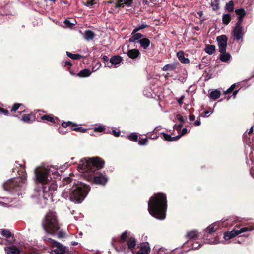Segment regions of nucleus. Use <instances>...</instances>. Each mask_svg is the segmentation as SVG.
I'll list each match as a JSON object with an SVG mask.
<instances>
[{"label":"nucleus","mask_w":254,"mask_h":254,"mask_svg":"<svg viewBox=\"0 0 254 254\" xmlns=\"http://www.w3.org/2000/svg\"><path fill=\"white\" fill-rule=\"evenodd\" d=\"M103 165V161L99 157L84 158L80 160L78 170L79 172L85 174L84 176L87 180L90 181L93 178L95 183L104 185L108 181L106 176L103 174L95 176L94 174V172L102 168Z\"/></svg>","instance_id":"obj_1"},{"label":"nucleus","mask_w":254,"mask_h":254,"mask_svg":"<svg viewBox=\"0 0 254 254\" xmlns=\"http://www.w3.org/2000/svg\"><path fill=\"white\" fill-rule=\"evenodd\" d=\"M63 185L66 187L62 191V197L77 203H81L85 199L90 190L89 186L83 183L74 184L69 177L64 178Z\"/></svg>","instance_id":"obj_2"},{"label":"nucleus","mask_w":254,"mask_h":254,"mask_svg":"<svg viewBox=\"0 0 254 254\" xmlns=\"http://www.w3.org/2000/svg\"><path fill=\"white\" fill-rule=\"evenodd\" d=\"M148 211L154 218L163 220L165 218L167 209L166 195L159 193L151 197L148 201Z\"/></svg>","instance_id":"obj_3"},{"label":"nucleus","mask_w":254,"mask_h":254,"mask_svg":"<svg viewBox=\"0 0 254 254\" xmlns=\"http://www.w3.org/2000/svg\"><path fill=\"white\" fill-rule=\"evenodd\" d=\"M57 167L50 166L47 167H37L34 169L35 178L36 181L44 184L51 181L52 179H60L61 177L57 172Z\"/></svg>","instance_id":"obj_4"},{"label":"nucleus","mask_w":254,"mask_h":254,"mask_svg":"<svg viewBox=\"0 0 254 254\" xmlns=\"http://www.w3.org/2000/svg\"><path fill=\"white\" fill-rule=\"evenodd\" d=\"M42 190H37L36 197L41 200L42 198L44 200H50L54 201V197L55 192L57 190V185L55 180L51 181L46 184H43Z\"/></svg>","instance_id":"obj_5"},{"label":"nucleus","mask_w":254,"mask_h":254,"mask_svg":"<svg viewBox=\"0 0 254 254\" xmlns=\"http://www.w3.org/2000/svg\"><path fill=\"white\" fill-rule=\"evenodd\" d=\"M42 226L46 233L51 235L55 234L60 229L56 213L53 211L49 212L43 221Z\"/></svg>","instance_id":"obj_6"},{"label":"nucleus","mask_w":254,"mask_h":254,"mask_svg":"<svg viewBox=\"0 0 254 254\" xmlns=\"http://www.w3.org/2000/svg\"><path fill=\"white\" fill-rule=\"evenodd\" d=\"M127 232H124L121 235L118 246L116 248L117 251L127 253L129 250L135 247L136 243L135 239L133 237H130L127 240Z\"/></svg>","instance_id":"obj_7"},{"label":"nucleus","mask_w":254,"mask_h":254,"mask_svg":"<svg viewBox=\"0 0 254 254\" xmlns=\"http://www.w3.org/2000/svg\"><path fill=\"white\" fill-rule=\"evenodd\" d=\"M26 180V174L23 172L20 177L11 179L6 182L3 184V188L6 190L11 192L16 191L20 190Z\"/></svg>","instance_id":"obj_8"},{"label":"nucleus","mask_w":254,"mask_h":254,"mask_svg":"<svg viewBox=\"0 0 254 254\" xmlns=\"http://www.w3.org/2000/svg\"><path fill=\"white\" fill-rule=\"evenodd\" d=\"M43 238L45 241L52 245V249L50 251V254H71V252L69 250V249L61 243L51 238L44 237Z\"/></svg>","instance_id":"obj_9"},{"label":"nucleus","mask_w":254,"mask_h":254,"mask_svg":"<svg viewBox=\"0 0 254 254\" xmlns=\"http://www.w3.org/2000/svg\"><path fill=\"white\" fill-rule=\"evenodd\" d=\"M254 230V226H250L240 228L238 225H236L234 229L231 231H227L224 233L223 238L225 240L232 239L239 234L247 231H251Z\"/></svg>","instance_id":"obj_10"},{"label":"nucleus","mask_w":254,"mask_h":254,"mask_svg":"<svg viewBox=\"0 0 254 254\" xmlns=\"http://www.w3.org/2000/svg\"><path fill=\"white\" fill-rule=\"evenodd\" d=\"M122 60L121 57L119 56H113L109 62L105 63V66L110 68H116L120 64Z\"/></svg>","instance_id":"obj_11"},{"label":"nucleus","mask_w":254,"mask_h":254,"mask_svg":"<svg viewBox=\"0 0 254 254\" xmlns=\"http://www.w3.org/2000/svg\"><path fill=\"white\" fill-rule=\"evenodd\" d=\"M217 41L220 52H224L226 51L227 45V38L225 35H221L217 37Z\"/></svg>","instance_id":"obj_12"},{"label":"nucleus","mask_w":254,"mask_h":254,"mask_svg":"<svg viewBox=\"0 0 254 254\" xmlns=\"http://www.w3.org/2000/svg\"><path fill=\"white\" fill-rule=\"evenodd\" d=\"M245 34L243 27L241 24L236 23L235 27L233 30V35L237 40L243 39Z\"/></svg>","instance_id":"obj_13"},{"label":"nucleus","mask_w":254,"mask_h":254,"mask_svg":"<svg viewBox=\"0 0 254 254\" xmlns=\"http://www.w3.org/2000/svg\"><path fill=\"white\" fill-rule=\"evenodd\" d=\"M235 12L238 16V21L236 23L242 24L246 14L245 10L243 8H240L236 9Z\"/></svg>","instance_id":"obj_14"},{"label":"nucleus","mask_w":254,"mask_h":254,"mask_svg":"<svg viewBox=\"0 0 254 254\" xmlns=\"http://www.w3.org/2000/svg\"><path fill=\"white\" fill-rule=\"evenodd\" d=\"M150 248L148 243H143L140 245L139 250L136 254H149Z\"/></svg>","instance_id":"obj_15"},{"label":"nucleus","mask_w":254,"mask_h":254,"mask_svg":"<svg viewBox=\"0 0 254 254\" xmlns=\"http://www.w3.org/2000/svg\"><path fill=\"white\" fill-rule=\"evenodd\" d=\"M5 250L7 254H26L14 246L5 248Z\"/></svg>","instance_id":"obj_16"},{"label":"nucleus","mask_w":254,"mask_h":254,"mask_svg":"<svg viewBox=\"0 0 254 254\" xmlns=\"http://www.w3.org/2000/svg\"><path fill=\"white\" fill-rule=\"evenodd\" d=\"M134 33V29L133 30L130 38L128 40V41L130 43H134L135 41H138L139 40L141 39L143 36V35L140 33Z\"/></svg>","instance_id":"obj_17"},{"label":"nucleus","mask_w":254,"mask_h":254,"mask_svg":"<svg viewBox=\"0 0 254 254\" xmlns=\"http://www.w3.org/2000/svg\"><path fill=\"white\" fill-rule=\"evenodd\" d=\"M133 0H119L116 4V8L124 7L125 5L130 6L132 4Z\"/></svg>","instance_id":"obj_18"},{"label":"nucleus","mask_w":254,"mask_h":254,"mask_svg":"<svg viewBox=\"0 0 254 254\" xmlns=\"http://www.w3.org/2000/svg\"><path fill=\"white\" fill-rule=\"evenodd\" d=\"M137 43H139L144 49H146L150 46L151 42L148 38H142L138 41Z\"/></svg>","instance_id":"obj_19"},{"label":"nucleus","mask_w":254,"mask_h":254,"mask_svg":"<svg viewBox=\"0 0 254 254\" xmlns=\"http://www.w3.org/2000/svg\"><path fill=\"white\" fill-rule=\"evenodd\" d=\"M177 56L180 61L184 64H188L190 62L189 59L186 58L184 56V52L182 51H179L177 53Z\"/></svg>","instance_id":"obj_20"},{"label":"nucleus","mask_w":254,"mask_h":254,"mask_svg":"<svg viewBox=\"0 0 254 254\" xmlns=\"http://www.w3.org/2000/svg\"><path fill=\"white\" fill-rule=\"evenodd\" d=\"M95 36V33L91 30H86L85 31L84 34V38L86 41H90L94 39Z\"/></svg>","instance_id":"obj_21"},{"label":"nucleus","mask_w":254,"mask_h":254,"mask_svg":"<svg viewBox=\"0 0 254 254\" xmlns=\"http://www.w3.org/2000/svg\"><path fill=\"white\" fill-rule=\"evenodd\" d=\"M1 234L6 237L7 239V241L10 243H12L13 241V238L11 235L10 232L7 230L2 229L1 230Z\"/></svg>","instance_id":"obj_22"},{"label":"nucleus","mask_w":254,"mask_h":254,"mask_svg":"<svg viewBox=\"0 0 254 254\" xmlns=\"http://www.w3.org/2000/svg\"><path fill=\"white\" fill-rule=\"evenodd\" d=\"M219 222H215L211 225H209L206 229V232L209 234H211L215 231L218 228V224Z\"/></svg>","instance_id":"obj_23"},{"label":"nucleus","mask_w":254,"mask_h":254,"mask_svg":"<svg viewBox=\"0 0 254 254\" xmlns=\"http://www.w3.org/2000/svg\"><path fill=\"white\" fill-rule=\"evenodd\" d=\"M139 54V51L136 49L129 50L127 52V55L129 58L132 59L136 58L138 56Z\"/></svg>","instance_id":"obj_24"},{"label":"nucleus","mask_w":254,"mask_h":254,"mask_svg":"<svg viewBox=\"0 0 254 254\" xmlns=\"http://www.w3.org/2000/svg\"><path fill=\"white\" fill-rule=\"evenodd\" d=\"M22 121L28 123H31L34 120L33 116L32 114H25L21 119Z\"/></svg>","instance_id":"obj_25"},{"label":"nucleus","mask_w":254,"mask_h":254,"mask_svg":"<svg viewBox=\"0 0 254 254\" xmlns=\"http://www.w3.org/2000/svg\"><path fill=\"white\" fill-rule=\"evenodd\" d=\"M163 139L168 141H174L178 140L180 138V136H176L175 137H171L170 135L167 134L163 133Z\"/></svg>","instance_id":"obj_26"},{"label":"nucleus","mask_w":254,"mask_h":254,"mask_svg":"<svg viewBox=\"0 0 254 254\" xmlns=\"http://www.w3.org/2000/svg\"><path fill=\"white\" fill-rule=\"evenodd\" d=\"M91 74V72L88 69H84L81 70L77 74V76L80 77H86L89 76Z\"/></svg>","instance_id":"obj_27"},{"label":"nucleus","mask_w":254,"mask_h":254,"mask_svg":"<svg viewBox=\"0 0 254 254\" xmlns=\"http://www.w3.org/2000/svg\"><path fill=\"white\" fill-rule=\"evenodd\" d=\"M198 236V233L196 230H192L188 232L186 237L190 239H196Z\"/></svg>","instance_id":"obj_28"},{"label":"nucleus","mask_w":254,"mask_h":254,"mask_svg":"<svg viewBox=\"0 0 254 254\" xmlns=\"http://www.w3.org/2000/svg\"><path fill=\"white\" fill-rule=\"evenodd\" d=\"M221 95L220 91L218 90H214L212 91L209 95V97L210 98L216 100L220 97Z\"/></svg>","instance_id":"obj_29"},{"label":"nucleus","mask_w":254,"mask_h":254,"mask_svg":"<svg viewBox=\"0 0 254 254\" xmlns=\"http://www.w3.org/2000/svg\"><path fill=\"white\" fill-rule=\"evenodd\" d=\"M221 54L220 55V59L222 62H227L231 58V55L229 53L224 52H220Z\"/></svg>","instance_id":"obj_30"},{"label":"nucleus","mask_w":254,"mask_h":254,"mask_svg":"<svg viewBox=\"0 0 254 254\" xmlns=\"http://www.w3.org/2000/svg\"><path fill=\"white\" fill-rule=\"evenodd\" d=\"M215 51V46L213 45H207L205 48V51L208 54H213Z\"/></svg>","instance_id":"obj_31"},{"label":"nucleus","mask_w":254,"mask_h":254,"mask_svg":"<svg viewBox=\"0 0 254 254\" xmlns=\"http://www.w3.org/2000/svg\"><path fill=\"white\" fill-rule=\"evenodd\" d=\"M148 26V25H147L145 22H143L141 24L138 25L135 27V28L134 29V33H136L138 31H139V30L143 29L147 27Z\"/></svg>","instance_id":"obj_32"},{"label":"nucleus","mask_w":254,"mask_h":254,"mask_svg":"<svg viewBox=\"0 0 254 254\" xmlns=\"http://www.w3.org/2000/svg\"><path fill=\"white\" fill-rule=\"evenodd\" d=\"M222 20L224 24L227 25L231 20V16L229 14H224L222 16Z\"/></svg>","instance_id":"obj_33"},{"label":"nucleus","mask_w":254,"mask_h":254,"mask_svg":"<svg viewBox=\"0 0 254 254\" xmlns=\"http://www.w3.org/2000/svg\"><path fill=\"white\" fill-rule=\"evenodd\" d=\"M66 54L67 55L70 57V58H71L72 59H73V60H77V59H79L80 58H81L82 56L81 55H79V54H72L69 52H66Z\"/></svg>","instance_id":"obj_34"},{"label":"nucleus","mask_w":254,"mask_h":254,"mask_svg":"<svg viewBox=\"0 0 254 254\" xmlns=\"http://www.w3.org/2000/svg\"><path fill=\"white\" fill-rule=\"evenodd\" d=\"M225 8L228 12H232L234 9V3L233 1H230L227 3Z\"/></svg>","instance_id":"obj_35"},{"label":"nucleus","mask_w":254,"mask_h":254,"mask_svg":"<svg viewBox=\"0 0 254 254\" xmlns=\"http://www.w3.org/2000/svg\"><path fill=\"white\" fill-rule=\"evenodd\" d=\"M41 119L43 120H45L51 122H54V119L53 117L51 115H44L41 117Z\"/></svg>","instance_id":"obj_36"},{"label":"nucleus","mask_w":254,"mask_h":254,"mask_svg":"<svg viewBox=\"0 0 254 254\" xmlns=\"http://www.w3.org/2000/svg\"><path fill=\"white\" fill-rule=\"evenodd\" d=\"M174 65L173 64H167L165 65L162 68V70L164 71H168V70H172L174 69Z\"/></svg>","instance_id":"obj_37"},{"label":"nucleus","mask_w":254,"mask_h":254,"mask_svg":"<svg viewBox=\"0 0 254 254\" xmlns=\"http://www.w3.org/2000/svg\"><path fill=\"white\" fill-rule=\"evenodd\" d=\"M127 138L131 141H136L138 139V136L135 133H132L128 136Z\"/></svg>","instance_id":"obj_38"},{"label":"nucleus","mask_w":254,"mask_h":254,"mask_svg":"<svg viewBox=\"0 0 254 254\" xmlns=\"http://www.w3.org/2000/svg\"><path fill=\"white\" fill-rule=\"evenodd\" d=\"M211 6L213 10H217L219 9V0H214L211 2Z\"/></svg>","instance_id":"obj_39"},{"label":"nucleus","mask_w":254,"mask_h":254,"mask_svg":"<svg viewBox=\"0 0 254 254\" xmlns=\"http://www.w3.org/2000/svg\"><path fill=\"white\" fill-rule=\"evenodd\" d=\"M235 87H236V84H233V85H232L231 86V87L230 88H229L226 91H224V94H228L231 93V92H232L234 90Z\"/></svg>","instance_id":"obj_40"},{"label":"nucleus","mask_w":254,"mask_h":254,"mask_svg":"<svg viewBox=\"0 0 254 254\" xmlns=\"http://www.w3.org/2000/svg\"><path fill=\"white\" fill-rule=\"evenodd\" d=\"M105 129L104 127L102 126H99L98 127H95L94 128V130L95 131H98V132H102L104 131Z\"/></svg>","instance_id":"obj_41"},{"label":"nucleus","mask_w":254,"mask_h":254,"mask_svg":"<svg viewBox=\"0 0 254 254\" xmlns=\"http://www.w3.org/2000/svg\"><path fill=\"white\" fill-rule=\"evenodd\" d=\"M176 117L177 119L181 123V124L185 122L186 119H185L182 116L180 115H177Z\"/></svg>","instance_id":"obj_42"},{"label":"nucleus","mask_w":254,"mask_h":254,"mask_svg":"<svg viewBox=\"0 0 254 254\" xmlns=\"http://www.w3.org/2000/svg\"><path fill=\"white\" fill-rule=\"evenodd\" d=\"M20 105H21L20 104H18V103L14 104L11 109V111H13V112L16 111V110H17L19 109Z\"/></svg>","instance_id":"obj_43"},{"label":"nucleus","mask_w":254,"mask_h":254,"mask_svg":"<svg viewBox=\"0 0 254 254\" xmlns=\"http://www.w3.org/2000/svg\"><path fill=\"white\" fill-rule=\"evenodd\" d=\"M201 244H198V243L196 242V243H193L192 244V249H198V248H199L200 246H201Z\"/></svg>","instance_id":"obj_44"},{"label":"nucleus","mask_w":254,"mask_h":254,"mask_svg":"<svg viewBox=\"0 0 254 254\" xmlns=\"http://www.w3.org/2000/svg\"><path fill=\"white\" fill-rule=\"evenodd\" d=\"M183 127L182 124H180L179 125H175L174 126V129H176L178 131L180 129V128Z\"/></svg>","instance_id":"obj_45"},{"label":"nucleus","mask_w":254,"mask_h":254,"mask_svg":"<svg viewBox=\"0 0 254 254\" xmlns=\"http://www.w3.org/2000/svg\"><path fill=\"white\" fill-rule=\"evenodd\" d=\"M64 24H65V25L68 27H71V26H72L73 25H74L73 23H71L69 22V21L68 20H67L66 19L64 22Z\"/></svg>","instance_id":"obj_46"},{"label":"nucleus","mask_w":254,"mask_h":254,"mask_svg":"<svg viewBox=\"0 0 254 254\" xmlns=\"http://www.w3.org/2000/svg\"><path fill=\"white\" fill-rule=\"evenodd\" d=\"M147 139H143L139 141V144L141 145H145L147 142Z\"/></svg>","instance_id":"obj_47"},{"label":"nucleus","mask_w":254,"mask_h":254,"mask_svg":"<svg viewBox=\"0 0 254 254\" xmlns=\"http://www.w3.org/2000/svg\"><path fill=\"white\" fill-rule=\"evenodd\" d=\"M58 238H63L65 236V233L63 231H60L57 234Z\"/></svg>","instance_id":"obj_48"},{"label":"nucleus","mask_w":254,"mask_h":254,"mask_svg":"<svg viewBox=\"0 0 254 254\" xmlns=\"http://www.w3.org/2000/svg\"><path fill=\"white\" fill-rule=\"evenodd\" d=\"M73 130H74L75 131H79L81 132H84L86 130L85 129H82L80 127H75V128H73Z\"/></svg>","instance_id":"obj_49"},{"label":"nucleus","mask_w":254,"mask_h":254,"mask_svg":"<svg viewBox=\"0 0 254 254\" xmlns=\"http://www.w3.org/2000/svg\"><path fill=\"white\" fill-rule=\"evenodd\" d=\"M187 129L186 128H184L182 130L181 134L178 135V136H180L181 137L182 136L186 134L187 133Z\"/></svg>","instance_id":"obj_50"},{"label":"nucleus","mask_w":254,"mask_h":254,"mask_svg":"<svg viewBox=\"0 0 254 254\" xmlns=\"http://www.w3.org/2000/svg\"><path fill=\"white\" fill-rule=\"evenodd\" d=\"M184 95H182L181 97L178 100V102L180 105H181L183 104V100L184 99Z\"/></svg>","instance_id":"obj_51"},{"label":"nucleus","mask_w":254,"mask_h":254,"mask_svg":"<svg viewBox=\"0 0 254 254\" xmlns=\"http://www.w3.org/2000/svg\"><path fill=\"white\" fill-rule=\"evenodd\" d=\"M93 5V3L92 1H87L85 4V5L91 8L92 5Z\"/></svg>","instance_id":"obj_52"},{"label":"nucleus","mask_w":254,"mask_h":254,"mask_svg":"<svg viewBox=\"0 0 254 254\" xmlns=\"http://www.w3.org/2000/svg\"><path fill=\"white\" fill-rule=\"evenodd\" d=\"M71 123L70 122H63L62 124V126L64 127H67V126L70 124Z\"/></svg>","instance_id":"obj_53"},{"label":"nucleus","mask_w":254,"mask_h":254,"mask_svg":"<svg viewBox=\"0 0 254 254\" xmlns=\"http://www.w3.org/2000/svg\"><path fill=\"white\" fill-rule=\"evenodd\" d=\"M1 114H3L5 115H8V111L7 110H5L4 109L1 108Z\"/></svg>","instance_id":"obj_54"},{"label":"nucleus","mask_w":254,"mask_h":254,"mask_svg":"<svg viewBox=\"0 0 254 254\" xmlns=\"http://www.w3.org/2000/svg\"><path fill=\"white\" fill-rule=\"evenodd\" d=\"M189 118L190 121H193L195 119V117L193 115H191L189 116Z\"/></svg>","instance_id":"obj_55"},{"label":"nucleus","mask_w":254,"mask_h":254,"mask_svg":"<svg viewBox=\"0 0 254 254\" xmlns=\"http://www.w3.org/2000/svg\"><path fill=\"white\" fill-rule=\"evenodd\" d=\"M113 134L115 137H118L120 135V132H116L115 130H113Z\"/></svg>","instance_id":"obj_56"},{"label":"nucleus","mask_w":254,"mask_h":254,"mask_svg":"<svg viewBox=\"0 0 254 254\" xmlns=\"http://www.w3.org/2000/svg\"><path fill=\"white\" fill-rule=\"evenodd\" d=\"M238 90H234L233 92V97L235 98L236 95L237 94L238 92Z\"/></svg>","instance_id":"obj_57"},{"label":"nucleus","mask_w":254,"mask_h":254,"mask_svg":"<svg viewBox=\"0 0 254 254\" xmlns=\"http://www.w3.org/2000/svg\"><path fill=\"white\" fill-rule=\"evenodd\" d=\"M103 60L104 62H105V63H106L107 62H109L108 60V58L107 56H104L103 57Z\"/></svg>","instance_id":"obj_58"},{"label":"nucleus","mask_w":254,"mask_h":254,"mask_svg":"<svg viewBox=\"0 0 254 254\" xmlns=\"http://www.w3.org/2000/svg\"><path fill=\"white\" fill-rule=\"evenodd\" d=\"M200 124H201V122H200V120H197L194 123V125L197 126H199L200 125Z\"/></svg>","instance_id":"obj_59"},{"label":"nucleus","mask_w":254,"mask_h":254,"mask_svg":"<svg viewBox=\"0 0 254 254\" xmlns=\"http://www.w3.org/2000/svg\"><path fill=\"white\" fill-rule=\"evenodd\" d=\"M65 65H71V64L70 62H69V61H66L65 62Z\"/></svg>","instance_id":"obj_60"},{"label":"nucleus","mask_w":254,"mask_h":254,"mask_svg":"<svg viewBox=\"0 0 254 254\" xmlns=\"http://www.w3.org/2000/svg\"><path fill=\"white\" fill-rule=\"evenodd\" d=\"M253 132V127H252L250 130H249V134H250L251 133H252V132Z\"/></svg>","instance_id":"obj_61"},{"label":"nucleus","mask_w":254,"mask_h":254,"mask_svg":"<svg viewBox=\"0 0 254 254\" xmlns=\"http://www.w3.org/2000/svg\"><path fill=\"white\" fill-rule=\"evenodd\" d=\"M151 2H156L158 1L159 0H150Z\"/></svg>","instance_id":"obj_62"},{"label":"nucleus","mask_w":254,"mask_h":254,"mask_svg":"<svg viewBox=\"0 0 254 254\" xmlns=\"http://www.w3.org/2000/svg\"><path fill=\"white\" fill-rule=\"evenodd\" d=\"M77 244V242H71V244L72 245H76Z\"/></svg>","instance_id":"obj_63"},{"label":"nucleus","mask_w":254,"mask_h":254,"mask_svg":"<svg viewBox=\"0 0 254 254\" xmlns=\"http://www.w3.org/2000/svg\"><path fill=\"white\" fill-rule=\"evenodd\" d=\"M24 248H25V249H29V247L28 246V245H24Z\"/></svg>","instance_id":"obj_64"}]
</instances>
